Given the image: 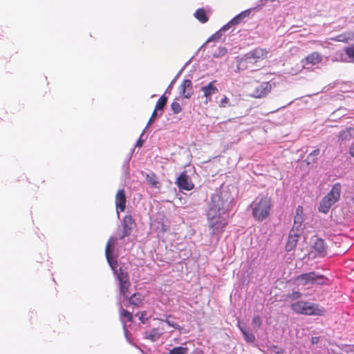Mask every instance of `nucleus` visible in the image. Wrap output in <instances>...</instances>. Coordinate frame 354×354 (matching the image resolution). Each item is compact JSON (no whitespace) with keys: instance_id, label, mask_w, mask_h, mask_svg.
Segmentation results:
<instances>
[{"instance_id":"obj_1","label":"nucleus","mask_w":354,"mask_h":354,"mask_svg":"<svg viewBox=\"0 0 354 354\" xmlns=\"http://www.w3.org/2000/svg\"><path fill=\"white\" fill-rule=\"evenodd\" d=\"M232 201L230 193L225 189H221L212 195L207 211V218L212 235L221 234L227 225L228 212Z\"/></svg>"},{"instance_id":"obj_2","label":"nucleus","mask_w":354,"mask_h":354,"mask_svg":"<svg viewBox=\"0 0 354 354\" xmlns=\"http://www.w3.org/2000/svg\"><path fill=\"white\" fill-rule=\"evenodd\" d=\"M117 238L111 237L106 244L105 254L107 261L113 270L114 274L116 275L117 279L119 281L120 292L123 298H127V293L131 286L129 281V277L127 272H124L122 268L117 270L118 262L117 260L113 257V247L117 241Z\"/></svg>"},{"instance_id":"obj_3","label":"nucleus","mask_w":354,"mask_h":354,"mask_svg":"<svg viewBox=\"0 0 354 354\" xmlns=\"http://www.w3.org/2000/svg\"><path fill=\"white\" fill-rule=\"evenodd\" d=\"M291 309L297 314L308 316H322L326 310L319 305L305 301L295 302L290 306Z\"/></svg>"},{"instance_id":"obj_4","label":"nucleus","mask_w":354,"mask_h":354,"mask_svg":"<svg viewBox=\"0 0 354 354\" xmlns=\"http://www.w3.org/2000/svg\"><path fill=\"white\" fill-rule=\"evenodd\" d=\"M252 216L254 219L262 221L270 214L271 200L268 196L257 197L251 205Z\"/></svg>"},{"instance_id":"obj_5","label":"nucleus","mask_w":354,"mask_h":354,"mask_svg":"<svg viewBox=\"0 0 354 354\" xmlns=\"http://www.w3.org/2000/svg\"><path fill=\"white\" fill-rule=\"evenodd\" d=\"M341 185L335 183L330 192L324 197L319 203L318 209L320 212L326 214L330 210L333 205L339 201L341 194Z\"/></svg>"},{"instance_id":"obj_6","label":"nucleus","mask_w":354,"mask_h":354,"mask_svg":"<svg viewBox=\"0 0 354 354\" xmlns=\"http://www.w3.org/2000/svg\"><path fill=\"white\" fill-rule=\"evenodd\" d=\"M268 51L266 49L257 48L241 58L237 64L238 70H244L248 67V64L257 62L267 57Z\"/></svg>"},{"instance_id":"obj_7","label":"nucleus","mask_w":354,"mask_h":354,"mask_svg":"<svg viewBox=\"0 0 354 354\" xmlns=\"http://www.w3.org/2000/svg\"><path fill=\"white\" fill-rule=\"evenodd\" d=\"M295 281L297 286H306L308 285H322L325 283V279L323 275L319 274L315 272H310L298 275Z\"/></svg>"},{"instance_id":"obj_8","label":"nucleus","mask_w":354,"mask_h":354,"mask_svg":"<svg viewBox=\"0 0 354 354\" xmlns=\"http://www.w3.org/2000/svg\"><path fill=\"white\" fill-rule=\"evenodd\" d=\"M176 183L180 189L190 191L194 187L190 177L185 171L177 178Z\"/></svg>"},{"instance_id":"obj_9","label":"nucleus","mask_w":354,"mask_h":354,"mask_svg":"<svg viewBox=\"0 0 354 354\" xmlns=\"http://www.w3.org/2000/svg\"><path fill=\"white\" fill-rule=\"evenodd\" d=\"M272 89V85L268 82H261L257 84L251 95L256 98H260L268 95Z\"/></svg>"},{"instance_id":"obj_10","label":"nucleus","mask_w":354,"mask_h":354,"mask_svg":"<svg viewBox=\"0 0 354 354\" xmlns=\"http://www.w3.org/2000/svg\"><path fill=\"white\" fill-rule=\"evenodd\" d=\"M322 61V57L318 52H313L306 56L301 60L303 67L310 68L311 66L320 63Z\"/></svg>"},{"instance_id":"obj_11","label":"nucleus","mask_w":354,"mask_h":354,"mask_svg":"<svg viewBox=\"0 0 354 354\" xmlns=\"http://www.w3.org/2000/svg\"><path fill=\"white\" fill-rule=\"evenodd\" d=\"M216 80L210 82L207 85L203 86L201 88V91L203 93V97H205V103L207 104L211 101L212 96L218 93V89L215 84Z\"/></svg>"},{"instance_id":"obj_12","label":"nucleus","mask_w":354,"mask_h":354,"mask_svg":"<svg viewBox=\"0 0 354 354\" xmlns=\"http://www.w3.org/2000/svg\"><path fill=\"white\" fill-rule=\"evenodd\" d=\"M135 225L133 217L131 215H126L122 220L123 232L120 239H122L125 236H129Z\"/></svg>"},{"instance_id":"obj_13","label":"nucleus","mask_w":354,"mask_h":354,"mask_svg":"<svg viewBox=\"0 0 354 354\" xmlns=\"http://www.w3.org/2000/svg\"><path fill=\"white\" fill-rule=\"evenodd\" d=\"M250 14V10L248 9L239 13L232 19L228 23L222 27V30H230L234 26L240 24L245 17H248Z\"/></svg>"},{"instance_id":"obj_14","label":"nucleus","mask_w":354,"mask_h":354,"mask_svg":"<svg viewBox=\"0 0 354 354\" xmlns=\"http://www.w3.org/2000/svg\"><path fill=\"white\" fill-rule=\"evenodd\" d=\"M115 206L118 216H120V212H122L124 211L126 207V195L124 194V191L123 189H119L115 196Z\"/></svg>"},{"instance_id":"obj_15","label":"nucleus","mask_w":354,"mask_h":354,"mask_svg":"<svg viewBox=\"0 0 354 354\" xmlns=\"http://www.w3.org/2000/svg\"><path fill=\"white\" fill-rule=\"evenodd\" d=\"M193 93L192 82L189 80H185L180 86V95L184 98L189 99Z\"/></svg>"},{"instance_id":"obj_16","label":"nucleus","mask_w":354,"mask_h":354,"mask_svg":"<svg viewBox=\"0 0 354 354\" xmlns=\"http://www.w3.org/2000/svg\"><path fill=\"white\" fill-rule=\"evenodd\" d=\"M302 214H303V207L301 206H298L296 209V212H295V218H294V225L291 230L292 232H300L301 224L304 221Z\"/></svg>"},{"instance_id":"obj_17","label":"nucleus","mask_w":354,"mask_h":354,"mask_svg":"<svg viewBox=\"0 0 354 354\" xmlns=\"http://www.w3.org/2000/svg\"><path fill=\"white\" fill-rule=\"evenodd\" d=\"M313 248L317 252V256L324 257L326 255V245L324 240L316 239L313 243Z\"/></svg>"},{"instance_id":"obj_18","label":"nucleus","mask_w":354,"mask_h":354,"mask_svg":"<svg viewBox=\"0 0 354 354\" xmlns=\"http://www.w3.org/2000/svg\"><path fill=\"white\" fill-rule=\"evenodd\" d=\"M346 56L344 48L343 50H339L333 53L330 56V59L333 62H347Z\"/></svg>"},{"instance_id":"obj_19","label":"nucleus","mask_w":354,"mask_h":354,"mask_svg":"<svg viewBox=\"0 0 354 354\" xmlns=\"http://www.w3.org/2000/svg\"><path fill=\"white\" fill-rule=\"evenodd\" d=\"M144 299V296L138 292L133 294L130 297L127 296V298H124V299H128L130 304L138 306L142 304Z\"/></svg>"},{"instance_id":"obj_20","label":"nucleus","mask_w":354,"mask_h":354,"mask_svg":"<svg viewBox=\"0 0 354 354\" xmlns=\"http://www.w3.org/2000/svg\"><path fill=\"white\" fill-rule=\"evenodd\" d=\"M298 236L299 234L297 232H292V230L290 231L288 241L286 246V250L290 251L295 248L297 242Z\"/></svg>"},{"instance_id":"obj_21","label":"nucleus","mask_w":354,"mask_h":354,"mask_svg":"<svg viewBox=\"0 0 354 354\" xmlns=\"http://www.w3.org/2000/svg\"><path fill=\"white\" fill-rule=\"evenodd\" d=\"M160 335L161 333L159 332L157 328H153L149 331H146L144 334L145 338L150 339L151 342H156L158 340Z\"/></svg>"},{"instance_id":"obj_22","label":"nucleus","mask_w":354,"mask_h":354,"mask_svg":"<svg viewBox=\"0 0 354 354\" xmlns=\"http://www.w3.org/2000/svg\"><path fill=\"white\" fill-rule=\"evenodd\" d=\"M120 305H121V304H120ZM124 318H126L129 322H131L133 319V316L129 311L123 309L122 308V306H120V319H121V321L123 322V329H124L125 335H127V328L126 326V324L123 321Z\"/></svg>"},{"instance_id":"obj_23","label":"nucleus","mask_w":354,"mask_h":354,"mask_svg":"<svg viewBox=\"0 0 354 354\" xmlns=\"http://www.w3.org/2000/svg\"><path fill=\"white\" fill-rule=\"evenodd\" d=\"M194 17L201 23L204 24L208 21V17L206 15L205 11L203 8L198 9L195 13Z\"/></svg>"},{"instance_id":"obj_24","label":"nucleus","mask_w":354,"mask_h":354,"mask_svg":"<svg viewBox=\"0 0 354 354\" xmlns=\"http://www.w3.org/2000/svg\"><path fill=\"white\" fill-rule=\"evenodd\" d=\"M351 131H354V129L350 128V129H346L344 131H342L339 135V140H350L353 137Z\"/></svg>"},{"instance_id":"obj_25","label":"nucleus","mask_w":354,"mask_h":354,"mask_svg":"<svg viewBox=\"0 0 354 354\" xmlns=\"http://www.w3.org/2000/svg\"><path fill=\"white\" fill-rule=\"evenodd\" d=\"M347 62H354V44L344 48Z\"/></svg>"},{"instance_id":"obj_26","label":"nucleus","mask_w":354,"mask_h":354,"mask_svg":"<svg viewBox=\"0 0 354 354\" xmlns=\"http://www.w3.org/2000/svg\"><path fill=\"white\" fill-rule=\"evenodd\" d=\"M335 41L348 42L351 41V32H344L343 34L336 36L334 39Z\"/></svg>"},{"instance_id":"obj_27","label":"nucleus","mask_w":354,"mask_h":354,"mask_svg":"<svg viewBox=\"0 0 354 354\" xmlns=\"http://www.w3.org/2000/svg\"><path fill=\"white\" fill-rule=\"evenodd\" d=\"M319 149H315L311 153H310L307 156L308 164L309 165L315 162L317 158V156L319 155Z\"/></svg>"},{"instance_id":"obj_28","label":"nucleus","mask_w":354,"mask_h":354,"mask_svg":"<svg viewBox=\"0 0 354 354\" xmlns=\"http://www.w3.org/2000/svg\"><path fill=\"white\" fill-rule=\"evenodd\" d=\"M167 102V97L165 95H162L156 102L155 110H162Z\"/></svg>"},{"instance_id":"obj_29","label":"nucleus","mask_w":354,"mask_h":354,"mask_svg":"<svg viewBox=\"0 0 354 354\" xmlns=\"http://www.w3.org/2000/svg\"><path fill=\"white\" fill-rule=\"evenodd\" d=\"M188 348L187 347L177 346L169 351L168 354H187Z\"/></svg>"},{"instance_id":"obj_30","label":"nucleus","mask_w":354,"mask_h":354,"mask_svg":"<svg viewBox=\"0 0 354 354\" xmlns=\"http://www.w3.org/2000/svg\"><path fill=\"white\" fill-rule=\"evenodd\" d=\"M228 30H222V28L218 30L216 33L212 35L207 41V42H210L212 41H218L221 39L223 36V32H226Z\"/></svg>"},{"instance_id":"obj_31","label":"nucleus","mask_w":354,"mask_h":354,"mask_svg":"<svg viewBox=\"0 0 354 354\" xmlns=\"http://www.w3.org/2000/svg\"><path fill=\"white\" fill-rule=\"evenodd\" d=\"M243 337H244L245 340L247 342L253 343L255 341V336H254V335L253 333L249 332L248 330L247 331L244 330L243 333Z\"/></svg>"},{"instance_id":"obj_32","label":"nucleus","mask_w":354,"mask_h":354,"mask_svg":"<svg viewBox=\"0 0 354 354\" xmlns=\"http://www.w3.org/2000/svg\"><path fill=\"white\" fill-rule=\"evenodd\" d=\"M171 109L174 113L178 114L182 111L180 104L177 102H173L171 104Z\"/></svg>"},{"instance_id":"obj_33","label":"nucleus","mask_w":354,"mask_h":354,"mask_svg":"<svg viewBox=\"0 0 354 354\" xmlns=\"http://www.w3.org/2000/svg\"><path fill=\"white\" fill-rule=\"evenodd\" d=\"M252 324L254 328H260L262 324V320L259 315L254 316L252 318Z\"/></svg>"},{"instance_id":"obj_34","label":"nucleus","mask_w":354,"mask_h":354,"mask_svg":"<svg viewBox=\"0 0 354 354\" xmlns=\"http://www.w3.org/2000/svg\"><path fill=\"white\" fill-rule=\"evenodd\" d=\"M218 106L221 108H225L231 106L230 104V99L227 96H224L219 102Z\"/></svg>"},{"instance_id":"obj_35","label":"nucleus","mask_w":354,"mask_h":354,"mask_svg":"<svg viewBox=\"0 0 354 354\" xmlns=\"http://www.w3.org/2000/svg\"><path fill=\"white\" fill-rule=\"evenodd\" d=\"M301 297V293L299 291H294L290 294H288V298L292 300H297Z\"/></svg>"},{"instance_id":"obj_36","label":"nucleus","mask_w":354,"mask_h":354,"mask_svg":"<svg viewBox=\"0 0 354 354\" xmlns=\"http://www.w3.org/2000/svg\"><path fill=\"white\" fill-rule=\"evenodd\" d=\"M136 316H138V318L140 319V321L142 323V324H145L147 321V313L146 311H142V312H140V313H138Z\"/></svg>"},{"instance_id":"obj_37","label":"nucleus","mask_w":354,"mask_h":354,"mask_svg":"<svg viewBox=\"0 0 354 354\" xmlns=\"http://www.w3.org/2000/svg\"><path fill=\"white\" fill-rule=\"evenodd\" d=\"M147 180L148 183L151 184V186L154 187L157 186L158 182L154 177H151L149 175H147Z\"/></svg>"},{"instance_id":"obj_38","label":"nucleus","mask_w":354,"mask_h":354,"mask_svg":"<svg viewBox=\"0 0 354 354\" xmlns=\"http://www.w3.org/2000/svg\"><path fill=\"white\" fill-rule=\"evenodd\" d=\"M157 116V111L154 109L153 112L152 113V115L147 123V126H149V124H151L152 122H153L154 121V119L156 118Z\"/></svg>"},{"instance_id":"obj_39","label":"nucleus","mask_w":354,"mask_h":354,"mask_svg":"<svg viewBox=\"0 0 354 354\" xmlns=\"http://www.w3.org/2000/svg\"><path fill=\"white\" fill-rule=\"evenodd\" d=\"M238 327L240 329V330L241 331L242 334L243 333V331H247L248 330V328L246 327V326L242 323H239L238 324Z\"/></svg>"},{"instance_id":"obj_40","label":"nucleus","mask_w":354,"mask_h":354,"mask_svg":"<svg viewBox=\"0 0 354 354\" xmlns=\"http://www.w3.org/2000/svg\"><path fill=\"white\" fill-rule=\"evenodd\" d=\"M319 341V337H313L311 339V343L313 344H318Z\"/></svg>"},{"instance_id":"obj_41","label":"nucleus","mask_w":354,"mask_h":354,"mask_svg":"<svg viewBox=\"0 0 354 354\" xmlns=\"http://www.w3.org/2000/svg\"><path fill=\"white\" fill-rule=\"evenodd\" d=\"M350 154L354 158V143L350 147Z\"/></svg>"},{"instance_id":"obj_42","label":"nucleus","mask_w":354,"mask_h":354,"mask_svg":"<svg viewBox=\"0 0 354 354\" xmlns=\"http://www.w3.org/2000/svg\"><path fill=\"white\" fill-rule=\"evenodd\" d=\"M143 145V140H141L140 138L136 142V146L137 147H141Z\"/></svg>"},{"instance_id":"obj_43","label":"nucleus","mask_w":354,"mask_h":354,"mask_svg":"<svg viewBox=\"0 0 354 354\" xmlns=\"http://www.w3.org/2000/svg\"><path fill=\"white\" fill-rule=\"evenodd\" d=\"M176 81V78H174L172 82H171V84L169 85V86L167 87V91H169L170 89L172 88V86H173V84Z\"/></svg>"},{"instance_id":"obj_44","label":"nucleus","mask_w":354,"mask_h":354,"mask_svg":"<svg viewBox=\"0 0 354 354\" xmlns=\"http://www.w3.org/2000/svg\"><path fill=\"white\" fill-rule=\"evenodd\" d=\"M351 41H354V31L351 32Z\"/></svg>"},{"instance_id":"obj_45","label":"nucleus","mask_w":354,"mask_h":354,"mask_svg":"<svg viewBox=\"0 0 354 354\" xmlns=\"http://www.w3.org/2000/svg\"><path fill=\"white\" fill-rule=\"evenodd\" d=\"M351 200H352L353 203H354V196L352 197Z\"/></svg>"},{"instance_id":"obj_46","label":"nucleus","mask_w":354,"mask_h":354,"mask_svg":"<svg viewBox=\"0 0 354 354\" xmlns=\"http://www.w3.org/2000/svg\"><path fill=\"white\" fill-rule=\"evenodd\" d=\"M179 75H180L179 73H178V74H177L176 77H175V78H176V80L178 77Z\"/></svg>"}]
</instances>
